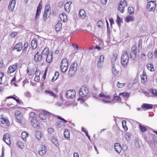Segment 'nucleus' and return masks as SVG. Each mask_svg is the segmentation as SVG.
Segmentation results:
<instances>
[{"mask_svg": "<svg viewBox=\"0 0 157 157\" xmlns=\"http://www.w3.org/2000/svg\"><path fill=\"white\" fill-rule=\"evenodd\" d=\"M72 2L71 1H69L67 2L64 5V8L65 11L68 13H69L71 9L70 5Z\"/></svg>", "mask_w": 157, "mask_h": 157, "instance_id": "412c9836", "label": "nucleus"}, {"mask_svg": "<svg viewBox=\"0 0 157 157\" xmlns=\"http://www.w3.org/2000/svg\"><path fill=\"white\" fill-rule=\"evenodd\" d=\"M125 83H120L119 82H118L117 84V86L120 88H122L124 86V84Z\"/></svg>", "mask_w": 157, "mask_h": 157, "instance_id": "680f3d73", "label": "nucleus"}, {"mask_svg": "<svg viewBox=\"0 0 157 157\" xmlns=\"http://www.w3.org/2000/svg\"><path fill=\"white\" fill-rule=\"evenodd\" d=\"M59 17L61 21H62L65 22L67 21V17L65 13H62L59 15Z\"/></svg>", "mask_w": 157, "mask_h": 157, "instance_id": "a878e982", "label": "nucleus"}, {"mask_svg": "<svg viewBox=\"0 0 157 157\" xmlns=\"http://www.w3.org/2000/svg\"><path fill=\"white\" fill-rule=\"evenodd\" d=\"M127 6V2L125 0H121L118 4V10L121 13L124 11V8Z\"/></svg>", "mask_w": 157, "mask_h": 157, "instance_id": "39448f33", "label": "nucleus"}, {"mask_svg": "<svg viewBox=\"0 0 157 157\" xmlns=\"http://www.w3.org/2000/svg\"><path fill=\"white\" fill-rule=\"evenodd\" d=\"M37 39L36 38L33 39L31 41V46L33 49H35L37 46Z\"/></svg>", "mask_w": 157, "mask_h": 157, "instance_id": "393cba45", "label": "nucleus"}, {"mask_svg": "<svg viewBox=\"0 0 157 157\" xmlns=\"http://www.w3.org/2000/svg\"><path fill=\"white\" fill-rule=\"evenodd\" d=\"M47 149L46 147L44 145H42L40 147V149L39 150L38 153L40 155H43L47 152Z\"/></svg>", "mask_w": 157, "mask_h": 157, "instance_id": "9d476101", "label": "nucleus"}, {"mask_svg": "<svg viewBox=\"0 0 157 157\" xmlns=\"http://www.w3.org/2000/svg\"><path fill=\"white\" fill-rule=\"evenodd\" d=\"M97 27L100 29L102 28L104 26L103 23L101 21H98L97 22Z\"/></svg>", "mask_w": 157, "mask_h": 157, "instance_id": "e433bc0d", "label": "nucleus"}, {"mask_svg": "<svg viewBox=\"0 0 157 157\" xmlns=\"http://www.w3.org/2000/svg\"><path fill=\"white\" fill-rule=\"evenodd\" d=\"M36 116V114L33 112H32L30 113L29 120L30 121L31 120L36 119L35 118Z\"/></svg>", "mask_w": 157, "mask_h": 157, "instance_id": "c756f323", "label": "nucleus"}, {"mask_svg": "<svg viewBox=\"0 0 157 157\" xmlns=\"http://www.w3.org/2000/svg\"><path fill=\"white\" fill-rule=\"evenodd\" d=\"M62 26V23L60 21H58L57 24L55 25V29L56 31L58 32L61 29Z\"/></svg>", "mask_w": 157, "mask_h": 157, "instance_id": "b1692460", "label": "nucleus"}, {"mask_svg": "<svg viewBox=\"0 0 157 157\" xmlns=\"http://www.w3.org/2000/svg\"><path fill=\"white\" fill-rule=\"evenodd\" d=\"M122 22V20L121 18L118 15H117V23L118 24L119 27L121 26V23Z\"/></svg>", "mask_w": 157, "mask_h": 157, "instance_id": "58836bf2", "label": "nucleus"}, {"mask_svg": "<svg viewBox=\"0 0 157 157\" xmlns=\"http://www.w3.org/2000/svg\"><path fill=\"white\" fill-rule=\"evenodd\" d=\"M56 125L58 128L61 127L63 125V123L62 122L60 121H58L56 123ZM63 125L65 126L66 125V124L63 123Z\"/></svg>", "mask_w": 157, "mask_h": 157, "instance_id": "a19ab883", "label": "nucleus"}, {"mask_svg": "<svg viewBox=\"0 0 157 157\" xmlns=\"http://www.w3.org/2000/svg\"><path fill=\"white\" fill-rule=\"evenodd\" d=\"M42 6L40 4H39L37 8V10L36 15V19H38L39 17V16L41 12Z\"/></svg>", "mask_w": 157, "mask_h": 157, "instance_id": "aec40b11", "label": "nucleus"}, {"mask_svg": "<svg viewBox=\"0 0 157 157\" xmlns=\"http://www.w3.org/2000/svg\"><path fill=\"white\" fill-rule=\"evenodd\" d=\"M134 9L132 7H129L128 8V13L132 15L134 13Z\"/></svg>", "mask_w": 157, "mask_h": 157, "instance_id": "864d4df0", "label": "nucleus"}, {"mask_svg": "<svg viewBox=\"0 0 157 157\" xmlns=\"http://www.w3.org/2000/svg\"><path fill=\"white\" fill-rule=\"evenodd\" d=\"M55 76L52 78V81H54V80L57 79L59 77V73L58 72H56L55 73Z\"/></svg>", "mask_w": 157, "mask_h": 157, "instance_id": "6e6d98bb", "label": "nucleus"}, {"mask_svg": "<svg viewBox=\"0 0 157 157\" xmlns=\"http://www.w3.org/2000/svg\"><path fill=\"white\" fill-rule=\"evenodd\" d=\"M42 56L41 54H39L37 52L34 56V59L36 62H38L42 59Z\"/></svg>", "mask_w": 157, "mask_h": 157, "instance_id": "a211bd4d", "label": "nucleus"}, {"mask_svg": "<svg viewBox=\"0 0 157 157\" xmlns=\"http://www.w3.org/2000/svg\"><path fill=\"white\" fill-rule=\"evenodd\" d=\"M35 136L36 138L40 140L42 138L41 134L40 132L37 131L36 132Z\"/></svg>", "mask_w": 157, "mask_h": 157, "instance_id": "37998d69", "label": "nucleus"}, {"mask_svg": "<svg viewBox=\"0 0 157 157\" xmlns=\"http://www.w3.org/2000/svg\"><path fill=\"white\" fill-rule=\"evenodd\" d=\"M50 9V6L48 5L46 6L45 8L44 12H48L49 10Z\"/></svg>", "mask_w": 157, "mask_h": 157, "instance_id": "052dcab7", "label": "nucleus"}, {"mask_svg": "<svg viewBox=\"0 0 157 157\" xmlns=\"http://www.w3.org/2000/svg\"><path fill=\"white\" fill-rule=\"evenodd\" d=\"M21 137L24 141H26V138L29 136V134L27 132H23L21 133Z\"/></svg>", "mask_w": 157, "mask_h": 157, "instance_id": "2f4dec72", "label": "nucleus"}, {"mask_svg": "<svg viewBox=\"0 0 157 157\" xmlns=\"http://www.w3.org/2000/svg\"><path fill=\"white\" fill-rule=\"evenodd\" d=\"M151 92L152 93L153 96H157V90L155 89H152Z\"/></svg>", "mask_w": 157, "mask_h": 157, "instance_id": "3c124183", "label": "nucleus"}, {"mask_svg": "<svg viewBox=\"0 0 157 157\" xmlns=\"http://www.w3.org/2000/svg\"><path fill=\"white\" fill-rule=\"evenodd\" d=\"M115 149L118 153H120L121 151L122 148L119 143H116L114 144Z\"/></svg>", "mask_w": 157, "mask_h": 157, "instance_id": "4be33fe9", "label": "nucleus"}, {"mask_svg": "<svg viewBox=\"0 0 157 157\" xmlns=\"http://www.w3.org/2000/svg\"><path fill=\"white\" fill-rule=\"evenodd\" d=\"M141 107L143 109H151L153 105L151 104L144 103L142 105Z\"/></svg>", "mask_w": 157, "mask_h": 157, "instance_id": "5701e85b", "label": "nucleus"}, {"mask_svg": "<svg viewBox=\"0 0 157 157\" xmlns=\"http://www.w3.org/2000/svg\"><path fill=\"white\" fill-rule=\"evenodd\" d=\"M52 142L57 147H58L59 146V144L58 141L55 137H53L52 139Z\"/></svg>", "mask_w": 157, "mask_h": 157, "instance_id": "72a5a7b5", "label": "nucleus"}, {"mask_svg": "<svg viewBox=\"0 0 157 157\" xmlns=\"http://www.w3.org/2000/svg\"><path fill=\"white\" fill-rule=\"evenodd\" d=\"M15 117L18 122H21L23 119L22 114L19 111L15 113Z\"/></svg>", "mask_w": 157, "mask_h": 157, "instance_id": "2eb2a0df", "label": "nucleus"}, {"mask_svg": "<svg viewBox=\"0 0 157 157\" xmlns=\"http://www.w3.org/2000/svg\"><path fill=\"white\" fill-rule=\"evenodd\" d=\"M117 55L116 54H114L112 57L111 59V62L112 65H114L113 63L116 61V60L117 59Z\"/></svg>", "mask_w": 157, "mask_h": 157, "instance_id": "09e8293b", "label": "nucleus"}, {"mask_svg": "<svg viewBox=\"0 0 157 157\" xmlns=\"http://www.w3.org/2000/svg\"><path fill=\"white\" fill-rule=\"evenodd\" d=\"M104 57L103 55H101L100 56L98 60L97 66L99 67H101L104 62Z\"/></svg>", "mask_w": 157, "mask_h": 157, "instance_id": "f8f14e48", "label": "nucleus"}, {"mask_svg": "<svg viewBox=\"0 0 157 157\" xmlns=\"http://www.w3.org/2000/svg\"><path fill=\"white\" fill-rule=\"evenodd\" d=\"M17 144L18 145V147L21 149H23L24 147V144L22 142L18 141Z\"/></svg>", "mask_w": 157, "mask_h": 157, "instance_id": "a18cd8bd", "label": "nucleus"}, {"mask_svg": "<svg viewBox=\"0 0 157 157\" xmlns=\"http://www.w3.org/2000/svg\"><path fill=\"white\" fill-rule=\"evenodd\" d=\"M39 117L44 122H45L46 121V117L45 116L42 114L39 115Z\"/></svg>", "mask_w": 157, "mask_h": 157, "instance_id": "603ef678", "label": "nucleus"}, {"mask_svg": "<svg viewBox=\"0 0 157 157\" xmlns=\"http://www.w3.org/2000/svg\"><path fill=\"white\" fill-rule=\"evenodd\" d=\"M79 14L81 17L82 19H84L86 16V14L84 10H81L79 11Z\"/></svg>", "mask_w": 157, "mask_h": 157, "instance_id": "c85d7f7f", "label": "nucleus"}, {"mask_svg": "<svg viewBox=\"0 0 157 157\" xmlns=\"http://www.w3.org/2000/svg\"><path fill=\"white\" fill-rule=\"evenodd\" d=\"M34 72V71L33 69H29L28 68V69L27 73L29 75H32Z\"/></svg>", "mask_w": 157, "mask_h": 157, "instance_id": "e2e57ef3", "label": "nucleus"}, {"mask_svg": "<svg viewBox=\"0 0 157 157\" xmlns=\"http://www.w3.org/2000/svg\"><path fill=\"white\" fill-rule=\"evenodd\" d=\"M58 118L61 121H63V122L65 123H67L68 122L67 121L64 119V118H62L60 117L59 116L58 117Z\"/></svg>", "mask_w": 157, "mask_h": 157, "instance_id": "338daca9", "label": "nucleus"}, {"mask_svg": "<svg viewBox=\"0 0 157 157\" xmlns=\"http://www.w3.org/2000/svg\"><path fill=\"white\" fill-rule=\"evenodd\" d=\"M4 73L0 72V84L2 83V78L4 76Z\"/></svg>", "mask_w": 157, "mask_h": 157, "instance_id": "69168bd1", "label": "nucleus"}, {"mask_svg": "<svg viewBox=\"0 0 157 157\" xmlns=\"http://www.w3.org/2000/svg\"><path fill=\"white\" fill-rule=\"evenodd\" d=\"M52 55L51 54H48L47 55L46 57V61L47 63H50L52 60Z\"/></svg>", "mask_w": 157, "mask_h": 157, "instance_id": "4c0bfd02", "label": "nucleus"}, {"mask_svg": "<svg viewBox=\"0 0 157 157\" xmlns=\"http://www.w3.org/2000/svg\"><path fill=\"white\" fill-rule=\"evenodd\" d=\"M136 47L135 45H133L130 53V58L132 60L134 59L136 57Z\"/></svg>", "mask_w": 157, "mask_h": 157, "instance_id": "0eeeda50", "label": "nucleus"}, {"mask_svg": "<svg viewBox=\"0 0 157 157\" xmlns=\"http://www.w3.org/2000/svg\"><path fill=\"white\" fill-rule=\"evenodd\" d=\"M77 63L74 62L71 65L70 69H72V70L76 72L77 69Z\"/></svg>", "mask_w": 157, "mask_h": 157, "instance_id": "473e14b6", "label": "nucleus"}, {"mask_svg": "<svg viewBox=\"0 0 157 157\" xmlns=\"http://www.w3.org/2000/svg\"><path fill=\"white\" fill-rule=\"evenodd\" d=\"M3 141L7 144L10 145L11 144L10 135L9 134L6 133L3 136Z\"/></svg>", "mask_w": 157, "mask_h": 157, "instance_id": "9b49d317", "label": "nucleus"}, {"mask_svg": "<svg viewBox=\"0 0 157 157\" xmlns=\"http://www.w3.org/2000/svg\"><path fill=\"white\" fill-rule=\"evenodd\" d=\"M48 12H44V20H47L49 17Z\"/></svg>", "mask_w": 157, "mask_h": 157, "instance_id": "13d9d810", "label": "nucleus"}, {"mask_svg": "<svg viewBox=\"0 0 157 157\" xmlns=\"http://www.w3.org/2000/svg\"><path fill=\"white\" fill-rule=\"evenodd\" d=\"M76 94L74 90H70L67 91L66 93V96L67 98H73Z\"/></svg>", "mask_w": 157, "mask_h": 157, "instance_id": "1a4fd4ad", "label": "nucleus"}, {"mask_svg": "<svg viewBox=\"0 0 157 157\" xmlns=\"http://www.w3.org/2000/svg\"><path fill=\"white\" fill-rule=\"evenodd\" d=\"M28 44H26L25 45H26V47H25L24 48L23 50H22V54L24 55L25 54L27 50V48L28 47Z\"/></svg>", "mask_w": 157, "mask_h": 157, "instance_id": "bf43d9fd", "label": "nucleus"}, {"mask_svg": "<svg viewBox=\"0 0 157 157\" xmlns=\"http://www.w3.org/2000/svg\"><path fill=\"white\" fill-rule=\"evenodd\" d=\"M31 125L34 127L37 128H39L40 127L39 123L36 119L31 120L30 121Z\"/></svg>", "mask_w": 157, "mask_h": 157, "instance_id": "f3484780", "label": "nucleus"}, {"mask_svg": "<svg viewBox=\"0 0 157 157\" xmlns=\"http://www.w3.org/2000/svg\"><path fill=\"white\" fill-rule=\"evenodd\" d=\"M45 93L48 94L50 96H53L55 97V95L54 94V93L51 91H48V90H46L45 91Z\"/></svg>", "mask_w": 157, "mask_h": 157, "instance_id": "49530a36", "label": "nucleus"}, {"mask_svg": "<svg viewBox=\"0 0 157 157\" xmlns=\"http://www.w3.org/2000/svg\"><path fill=\"white\" fill-rule=\"evenodd\" d=\"M139 128L142 132H144L147 130V128L145 126L142 125L140 124L139 125Z\"/></svg>", "mask_w": 157, "mask_h": 157, "instance_id": "8fccbe9b", "label": "nucleus"}, {"mask_svg": "<svg viewBox=\"0 0 157 157\" xmlns=\"http://www.w3.org/2000/svg\"><path fill=\"white\" fill-rule=\"evenodd\" d=\"M141 83L143 84L146 83L147 81V78L146 72L144 71H143V74L141 75Z\"/></svg>", "mask_w": 157, "mask_h": 157, "instance_id": "4468645a", "label": "nucleus"}, {"mask_svg": "<svg viewBox=\"0 0 157 157\" xmlns=\"http://www.w3.org/2000/svg\"><path fill=\"white\" fill-rule=\"evenodd\" d=\"M54 132V129L51 128H49L48 129V132L50 134H51Z\"/></svg>", "mask_w": 157, "mask_h": 157, "instance_id": "774afa93", "label": "nucleus"}, {"mask_svg": "<svg viewBox=\"0 0 157 157\" xmlns=\"http://www.w3.org/2000/svg\"><path fill=\"white\" fill-rule=\"evenodd\" d=\"M129 55L127 51H124L121 56V63L122 65L125 67L128 62Z\"/></svg>", "mask_w": 157, "mask_h": 157, "instance_id": "f03ea898", "label": "nucleus"}, {"mask_svg": "<svg viewBox=\"0 0 157 157\" xmlns=\"http://www.w3.org/2000/svg\"><path fill=\"white\" fill-rule=\"evenodd\" d=\"M121 99V97L119 96H115L113 97L112 98V101H116L118 100Z\"/></svg>", "mask_w": 157, "mask_h": 157, "instance_id": "c03bdc74", "label": "nucleus"}, {"mask_svg": "<svg viewBox=\"0 0 157 157\" xmlns=\"http://www.w3.org/2000/svg\"><path fill=\"white\" fill-rule=\"evenodd\" d=\"M79 94L80 96L82 98H85L89 94L88 88L85 86H82L80 88Z\"/></svg>", "mask_w": 157, "mask_h": 157, "instance_id": "7ed1b4c3", "label": "nucleus"}, {"mask_svg": "<svg viewBox=\"0 0 157 157\" xmlns=\"http://www.w3.org/2000/svg\"><path fill=\"white\" fill-rule=\"evenodd\" d=\"M15 0H10L8 6V8L10 11H12L13 10L15 5Z\"/></svg>", "mask_w": 157, "mask_h": 157, "instance_id": "ddd939ff", "label": "nucleus"}, {"mask_svg": "<svg viewBox=\"0 0 157 157\" xmlns=\"http://www.w3.org/2000/svg\"><path fill=\"white\" fill-rule=\"evenodd\" d=\"M68 65V60L67 59L64 58L62 60L61 63L60 69L63 72H65L67 71Z\"/></svg>", "mask_w": 157, "mask_h": 157, "instance_id": "20e7f679", "label": "nucleus"}, {"mask_svg": "<svg viewBox=\"0 0 157 157\" xmlns=\"http://www.w3.org/2000/svg\"><path fill=\"white\" fill-rule=\"evenodd\" d=\"M43 113L44 114L49 116V118H50V117H54L55 116V115L54 114L46 110H44L43 111Z\"/></svg>", "mask_w": 157, "mask_h": 157, "instance_id": "ea45409f", "label": "nucleus"}, {"mask_svg": "<svg viewBox=\"0 0 157 157\" xmlns=\"http://www.w3.org/2000/svg\"><path fill=\"white\" fill-rule=\"evenodd\" d=\"M18 63H16L10 66L7 71V73L8 74H10L14 72L17 68V66H18Z\"/></svg>", "mask_w": 157, "mask_h": 157, "instance_id": "6e6552de", "label": "nucleus"}, {"mask_svg": "<svg viewBox=\"0 0 157 157\" xmlns=\"http://www.w3.org/2000/svg\"><path fill=\"white\" fill-rule=\"evenodd\" d=\"M70 69L69 70V74L71 76H74L75 73V71H74V70H73L71 69Z\"/></svg>", "mask_w": 157, "mask_h": 157, "instance_id": "5fc2aeb1", "label": "nucleus"}, {"mask_svg": "<svg viewBox=\"0 0 157 157\" xmlns=\"http://www.w3.org/2000/svg\"><path fill=\"white\" fill-rule=\"evenodd\" d=\"M49 49L48 48H45L43 50L42 52L43 55L46 56L47 55L48 53Z\"/></svg>", "mask_w": 157, "mask_h": 157, "instance_id": "79ce46f5", "label": "nucleus"}, {"mask_svg": "<svg viewBox=\"0 0 157 157\" xmlns=\"http://www.w3.org/2000/svg\"><path fill=\"white\" fill-rule=\"evenodd\" d=\"M125 137L126 140L127 141H129L131 139V135L129 134H126L125 135Z\"/></svg>", "mask_w": 157, "mask_h": 157, "instance_id": "4d7b16f0", "label": "nucleus"}, {"mask_svg": "<svg viewBox=\"0 0 157 157\" xmlns=\"http://www.w3.org/2000/svg\"><path fill=\"white\" fill-rule=\"evenodd\" d=\"M133 20V17L132 16H127L125 18V21L126 22L132 21Z\"/></svg>", "mask_w": 157, "mask_h": 157, "instance_id": "c9c22d12", "label": "nucleus"}, {"mask_svg": "<svg viewBox=\"0 0 157 157\" xmlns=\"http://www.w3.org/2000/svg\"><path fill=\"white\" fill-rule=\"evenodd\" d=\"M63 135L64 137L67 139H69L70 136V132L67 129H65L64 130Z\"/></svg>", "mask_w": 157, "mask_h": 157, "instance_id": "cd10ccee", "label": "nucleus"}, {"mask_svg": "<svg viewBox=\"0 0 157 157\" xmlns=\"http://www.w3.org/2000/svg\"><path fill=\"white\" fill-rule=\"evenodd\" d=\"M126 121H122V125L123 128L124 130L126 131L128 130V128L126 126Z\"/></svg>", "mask_w": 157, "mask_h": 157, "instance_id": "de8ad7c7", "label": "nucleus"}, {"mask_svg": "<svg viewBox=\"0 0 157 157\" xmlns=\"http://www.w3.org/2000/svg\"><path fill=\"white\" fill-rule=\"evenodd\" d=\"M156 7V4L155 2H148L147 5V10L150 12L154 11Z\"/></svg>", "mask_w": 157, "mask_h": 157, "instance_id": "423d86ee", "label": "nucleus"}, {"mask_svg": "<svg viewBox=\"0 0 157 157\" xmlns=\"http://www.w3.org/2000/svg\"><path fill=\"white\" fill-rule=\"evenodd\" d=\"M140 58L141 59L145 60L146 59L145 55L144 53L141 54L140 55Z\"/></svg>", "mask_w": 157, "mask_h": 157, "instance_id": "0e129e2a", "label": "nucleus"}, {"mask_svg": "<svg viewBox=\"0 0 157 157\" xmlns=\"http://www.w3.org/2000/svg\"><path fill=\"white\" fill-rule=\"evenodd\" d=\"M0 122L1 124L6 125L9 124V121L6 118H4L1 116L0 118Z\"/></svg>", "mask_w": 157, "mask_h": 157, "instance_id": "6ab92c4d", "label": "nucleus"}, {"mask_svg": "<svg viewBox=\"0 0 157 157\" xmlns=\"http://www.w3.org/2000/svg\"><path fill=\"white\" fill-rule=\"evenodd\" d=\"M112 70L113 73L115 75H117L119 74V71L116 69L114 65H112Z\"/></svg>", "mask_w": 157, "mask_h": 157, "instance_id": "7c9ffc66", "label": "nucleus"}, {"mask_svg": "<svg viewBox=\"0 0 157 157\" xmlns=\"http://www.w3.org/2000/svg\"><path fill=\"white\" fill-rule=\"evenodd\" d=\"M146 66L148 70H149L150 71H154L153 66L151 63H147Z\"/></svg>", "mask_w": 157, "mask_h": 157, "instance_id": "bb28decb", "label": "nucleus"}, {"mask_svg": "<svg viewBox=\"0 0 157 157\" xmlns=\"http://www.w3.org/2000/svg\"><path fill=\"white\" fill-rule=\"evenodd\" d=\"M94 97L99 98L100 100H101L103 102L105 103H109L112 102L111 96L105 93H101L97 97L94 96Z\"/></svg>", "mask_w": 157, "mask_h": 157, "instance_id": "f257e3e1", "label": "nucleus"}, {"mask_svg": "<svg viewBox=\"0 0 157 157\" xmlns=\"http://www.w3.org/2000/svg\"><path fill=\"white\" fill-rule=\"evenodd\" d=\"M22 49V44L21 43L16 44L14 46L13 50H16L17 52L20 51Z\"/></svg>", "mask_w": 157, "mask_h": 157, "instance_id": "dca6fc26", "label": "nucleus"}, {"mask_svg": "<svg viewBox=\"0 0 157 157\" xmlns=\"http://www.w3.org/2000/svg\"><path fill=\"white\" fill-rule=\"evenodd\" d=\"M119 95L122 98L128 97L129 96V94L127 92H123L120 93Z\"/></svg>", "mask_w": 157, "mask_h": 157, "instance_id": "f704fd0d", "label": "nucleus"}]
</instances>
